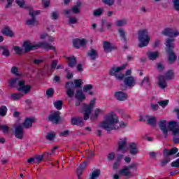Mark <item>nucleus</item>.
Here are the masks:
<instances>
[{"mask_svg": "<svg viewBox=\"0 0 179 179\" xmlns=\"http://www.w3.org/2000/svg\"><path fill=\"white\" fill-rule=\"evenodd\" d=\"M14 135L17 139H23V136H24V131H23V127L22 124H19L15 127Z\"/></svg>", "mask_w": 179, "mask_h": 179, "instance_id": "obj_14", "label": "nucleus"}, {"mask_svg": "<svg viewBox=\"0 0 179 179\" xmlns=\"http://www.w3.org/2000/svg\"><path fill=\"white\" fill-rule=\"evenodd\" d=\"M23 47L24 50H23V48H20V46H14L13 50L14 51H15L17 55H22V54H24V52H30V51H35V50H38V48H41V47L43 48H45V50H55V47L50 45V44L46 42L39 43L33 45L32 43L27 41L24 42Z\"/></svg>", "mask_w": 179, "mask_h": 179, "instance_id": "obj_1", "label": "nucleus"}, {"mask_svg": "<svg viewBox=\"0 0 179 179\" xmlns=\"http://www.w3.org/2000/svg\"><path fill=\"white\" fill-rule=\"evenodd\" d=\"M18 92H22L25 94H27L31 90V85H26V82L23 80L18 82Z\"/></svg>", "mask_w": 179, "mask_h": 179, "instance_id": "obj_11", "label": "nucleus"}, {"mask_svg": "<svg viewBox=\"0 0 179 179\" xmlns=\"http://www.w3.org/2000/svg\"><path fill=\"white\" fill-rule=\"evenodd\" d=\"M1 50H3V52H1V55H3V57L8 58V57L10 56V51H9V50L6 48V46H0V51Z\"/></svg>", "mask_w": 179, "mask_h": 179, "instance_id": "obj_33", "label": "nucleus"}, {"mask_svg": "<svg viewBox=\"0 0 179 179\" xmlns=\"http://www.w3.org/2000/svg\"><path fill=\"white\" fill-rule=\"evenodd\" d=\"M60 16V14L58 11H53L51 13V18L52 20H58L59 17Z\"/></svg>", "mask_w": 179, "mask_h": 179, "instance_id": "obj_42", "label": "nucleus"}, {"mask_svg": "<svg viewBox=\"0 0 179 179\" xmlns=\"http://www.w3.org/2000/svg\"><path fill=\"white\" fill-rule=\"evenodd\" d=\"M69 22L71 24H76V23H78V19L76 17H70Z\"/></svg>", "mask_w": 179, "mask_h": 179, "instance_id": "obj_60", "label": "nucleus"}, {"mask_svg": "<svg viewBox=\"0 0 179 179\" xmlns=\"http://www.w3.org/2000/svg\"><path fill=\"white\" fill-rule=\"evenodd\" d=\"M87 57H90L92 61H96V59L99 57V52L90 48V50L87 52Z\"/></svg>", "mask_w": 179, "mask_h": 179, "instance_id": "obj_23", "label": "nucleus"}, {"mask_svg": "<svg viewBox=\"0 0 179 179\" xmlns=\"http://www.w3.org/2000/svg\"><path fill=\"white\" fill-rule=\"evenodd\" d=\"M156 122H157V119H156V117L151 116L148 119V124L152 125V127H156Z\"/></svg>", "mask_w": 179, "mask_h": 179, "instance_id": "obj_35", "label": "nucleus"}, {"mask_svg": "<svg viewBox=\"0 0 179 179\" xmlns=\"http://www.w3.org/2000/svg\"><path fill=\"white\" fill-rule=\"evenodd\" d=\"M168 132L171 131L173 136V143H179V128L177 127V122L171 121L168 124L167 127Z\"/></svg>", "mask_w": 179, "mask_h": 179, "instance_id": "obj_8", "label": "nucleus"}, {"mask_svg": "<svg viewBox=\"0 0 179 179\" xmlns=\"http://www.w3.org/2000/svg\"><path fill=\"white\" fill-rule=\"evenodd\" d=\"M48 121L57 125L61 122V113L59 111H55L53 114L49 115Z\"/></svg>", "mask_w": 179, "mask_h": 179, "instance_id": "obj_10", "label": "nucleus"}, {"mask_svg": "<svg viewBox=\"0 0 179 179\" xmlns=\"http://www.w3.org/2000/svg\"><path fill=\"white\" fill-rule=\"evenodd\" d=\"M124 83L126 86H128L129 87H132L135 86L136 83L135 82V78L132 76L129 77H124Z\"/></svg>", "mask_w": 179, "mask_h": 179, "instance_id": "obj_19", "label": "nucleus"}, {"mask_svg": "<svg viewBox=\"0 0 179 179\" xmlns=\"http://www.w3.org/2000/svg\"><path fill=\"white\" fill-rule=\"evenodd\" d=\"M71 125H77V127H83L85 122H83V117H73L71 120Z\"/></svg>", "mask_w": 179, "mask_h": 179, "instance_id": "obj_17", "label": "nucleus"}, {"mask_svg": "<svg viewBox=\"0 0 179 179\" xmlns=\"http://www.w3.org/2000/svg\"><path fill=\"white\" fill-rule=\"evenodd\" d=\"M115 97L119 101H125L128 99V94L122 92H117L115 93Z\"/></svg>", "mask_w": 179, "mask_h": 179, "instance_id": "obj_22", "label": "nucleus"}, {"mask_svg": "<svg viewBox=\"0 0 179 179\" xmlns=\"http://www.w3.org/2000/svg\"><path fill=\"white\" fill-rule=\"evenodd\" d=\"M118 150H122V152H128V148L127 147V138H120L117 142Z\"/></svg>", "mask_w": 179, "mask_h": 179, "instance_id": "obj_18", "label": "nucleus"}, {"mask_svg": "<svg viewBox=\"0 0 179 179\" xmlns=\"http://www.w3.org/2000/svg\"><path fill=\"white\" fill-rule=\"evenodd\" d=\"M129 148L130 149V153L133 156H135V155H138V148L136 147V143H130Z\"/></svg>", "mask_w": 179, "mask_h": 179, "instance_id": "obj_29", "label": "nucleus"}, {"mask_svg": "<svg viewBox=\"0 0 179 179\" xmlns=\"http://www.w3.org/2000/svg\"><path fill=\"white\" fill-rule=\"evenodd\" d=\"M127 23L128 20H127V19H122L116 22V26H117V27H122L127 26Z\"/></svg>", "mask_w": 179, "mask_h": 179, "instance_id": "obj_37", "label": "nucleus"}, {"mask_svg": "<svg viewBox=\"0 0 179 179\" xmlns=\"http://www.w3.org/2000/svg\"><path fill=\"white\" fill-rule=\"evenodd\" d=\"M19 72V68L16 66H13L11 68V73L16 75V76H20V74L17 73Z\"/></svg>", "mask_w": 179, "mask_h": 179, "instance_id": "obj_46", "label": "nucleus"}, {"mask_svg": "<svg viewBox=\"0 0 179 179\" xmlns=\"http://www.w3.org/2000/svg\"><path fill=\"white\" fill-rule=\"evenodd\" d=\"M0 129L3 130V134H6V132H9V127L6 125H1L0 124Z\"/></svg>", "mask_w": 179, "mask_h": 179, "instance_id": "obj_55", "label": "nucleus"}, {"mask_svg": "<svg viewBox=\"0 0 179 179\" xmlns=\"http://www.w3.org/2000/svg\"><path fill=\"white\" fill-rule=\"evenodd\" d=\"M119 174L120 176H124V177H129V176H131V171L128 170L127 166H124L123 169H120L119 171Z\"/></svg>", "mask_w": 179, "mask_h": 179, "instance_id": "obj_30", "label": "nucleus"}, {"mask_svg": "<svg viewBox=\"0 0 179 179\" xmlns=\"http://www.w3.org/2000/svg\"><path fill=\"white\" fill-rule=\"evenodd\" d=\"M50 0H42V3L45 8H47L50 6Z\"/></svg>", "mask_w": 179, "mask_h": 179, "instance_id": "obj_58", "label": "nucleus"}, {"mask_svg": "<svg viewBox=\"0 0 179 179\" xmlns=\"http://www.w3.org/2000/svg\"><path fill=\"white\" fill-rule=\"evenodd\" d=\"M159 127L162 131L165 138H167L169 135V129H167V121L161 120L159 122Z\"/></svg>", "mask_w": 179, "mask_h": 179, "instance_id": "obj_15", "label": "nucleus"}, {"mask_svg": "<svg viewBox=\"0 0 179 179\" xmlns=\"http://www.w3.org/2000/svg\"><path fill=\"white\" fill-rule=\"evenodd\" d=\"M34 117H27L24 122L21 124L22 127L29 129V128H31L33 127V123L34 122Z\"/></svg>", "mask_w": 179, "mask_h": 179, "instance_id": "obj_20", "label": "nucleus"}, {"mask_svg": "<svg viewBox=\"0 0 179 179\" xmlns=\"http://www.w3.org/2000/svg\"><path fill=\"white\" fill-rule=\"evenodd\" d=\"M174 41H176L174 38H167L165 42V51L168 55L169 64H174L177 61V55L174 52V48H176Z\"/></svg>", "mask_w": 179, "mask_h": 179, "instance_id": "obj_2", "label": "nucleus"}, {"mask_svg": "<svg viewBox=\"0 0 179 179\" xmlns=\"http://www.w3.org/2000/svg\"><path fill=\"white\" fill-rule=\"evenodd\" d=\"M19 82H20V80H19V78H11L9 80V84L10 87H16V86H19Z\"/></svg>", "mask_w": 179, "mask_h": 179, "instance_id": "obj_34", "label": "nucleus"}, {"mask_svg": "<svg viewBox=\"0 0 179 179\" xmlns=\"http://www.w3.org/2000/svg\"><path fill=\"white\" fill-rule=\"evenodd\" d=\"M103 12H104V8L101 7V8H97L94 11V16H96V17L101 16Z\"/></svg>", "mask_w": 179, "mask_h": 179, "instance_id": "obj_39", "label": "nucleus"}, {"mask_svg": "<svg viewBox=\"0 0 179 179\" xmlns=\"http://www.w3.org/2000/svg\"><path fill=\"white\" fill-rule=\"evenodd\" d=\"M68 59V65L70 68H75L76 66V64H78V59L75 56H72L67 58Z\"/></svg>", "mask_w": 179, "mask_h": 179, "instance_id": "obj_25", "label": "nucleus"}, {"mask_svg": "<svg viewBox=\"0 0 179 179\" xmlns=\"http://www.w3.org/2000/svg\"><path fill=\"white\" fill-rule=\"evenodd\" d=\"M101 113H103V110H101V109H99V108L95 109L94 115H92L90 116V120L92 121H94L97 120V118H99V115H100Z\"/></svg>", "mask_w": 179, "mask_h": 179, "instance_id": "obj_32", "label": "nucleus"}, {"mask_svg": "<svg viewBox=\"0 0 179 179\" xmlns=\"http://www.w3.org/2000/svg\"><path fill=\"white\" fill-rule=\"evenodd\" d=\"M100 173H101L100 169L94 170V171L92 172V175H91L90 179H96V178L100 177Z\"/></svg>", "mask_w": 179, "mask_h": 179, "instance_id": "obj_38", "label": "nucleus"}, {"mask_svg": "<svg viewBox=\"0 0 179 179\" xmlns=\"http://www.w3.org/2000/svg\"><path fill=\"white\" fill-rule=\"evenodd\" d=\"M46 94L48 97H53L54 96V89L53 88H49L46 91Z\"/></svg>", "mask_w": 179, "mask_h": 179, "instance_id": "obj_48", "label": "nucleus"}, {"mask_svg": "<svg viewBox=\"0 0 179 179\" xmlns=\"http://www.w3.org/2000/svg\"><path fill=\"white\" fill-rule=\"evenodd\" d=\"M80 6H82V2L78 1L76 6L72 7L71 10L73 13L78 15V13H80Z\"/></svg>", "mask_w": 179, "mask_h": 179, "instance_id": "obj_31", "label": "nucleus"}, {"mask_svg": "<svg viewBox=\"0 0 179 179\" xmlns=\"http://www.w3.org/2000/svg\"><path fill=\"white\" fill-rule=\"evenodd\" d=\"M159 52L155 51V52H147V56L148 57V59L150 61H156L157 58H159Z\"/></svg>", "mask_w": 179, "mask_h": 179, "instance_id": "obj_26", "label": "nucleus"}, {"mask_svg": "<svg viewBox=\"0 0 179 179\" xmlns=\"http://www.w3.org/2000/svg\"><path fill=\"white\" fill-rule=\"evenodd\" d=\"M173 8L177 12H179V0H173Z\"/></svg>", "mask_w": 179, "mask_h": 179, "instance_id": "obj_49", "label": "nucleus"}, {"mask_svg": "<svg viewBox=\"0 0 179 179\" xmlns=\"http://www.w3.org/2000/svg\"><path fill=\"white\" fill-rule=\"evenodd\" d=\"M92 89H93V85L90 84L86 85L83 87V90L84 92H85V93H87V92H89V90H92Z\"/></svg>", "mask_w": 179, "mask_h": 179, "instance_id": "obj_54", "label": "nucleus"}, {"mask_svg": "<svg viewBox=\"0 0 179 179\" xmlns=\"http://www.w3.org/2000/svg\"><path fill=\"white\" fill-rule=\"evenodd\" d=\"M29 15L32 17V19L27 20L26 24L27 26H37V24H38V21L36 20V16H34V13H33V11H30Z\"/></svg>", "mask_w": 179, "mask_h": 179, "instance_id": "obj_21", "label": "nucleus"}, {"mask_svg": "<svg viewBox=\"0 0 179 179\" xmlns=\"http://www.w3.org/2000/svg\"><path fill=\"white\" fill-rule=\"evenodd\" d=\"M51 155H52V152H44L43 155H42V156H43V158L46 159V160H50Z\"/></svg>", "mask_w": 179, "mask_h": 179, "instance_id": "obj_59", "label": "nucleus"}, {"mask_svg": "<svg viewBox=\"0 0 179 179\" xmlns=\"http://www.w3.org/2000/svg\"><path fill=\"white\" fill-rule=\"evenodd\" d=\"M22 96H23V94L22 93L11 94V99H13V100H20V99H22Z\"/></svg>", "mask_w": 179, "mask_h": 179, "instance_id": "obj_43", "label": "nucleus"}, {"mask_svg": "<svg viewBox=\"0 0 179 179\" xmlns=\"http://www.w3.org/2000/svg\"><path fill=\"white\" fill-rule=\"evenodd\" d=\"M157 69L159 70V72H163V71H164V66L161 63H158Z\"/></svg>", "mask_w": 179, "mask_h": 179, "instance_id": "obj_62", "label": "nucleus"}, {"mask_svg": "<svg viewBox=\"0 0 179 179\" xmlns=\"http://www.w3.org/2000/svg\"><path fill=\"white\" fill-rule=\"evenodd\" d=\"M115 124H118V116L115 114H111L106 117V120L101 124V127L109 132L115 129Z\"/></svg>", "mask_w": 179, "mask_h": 179, "instance_id": "obj_3", "label": "nucleus"}, {"mask_svg": "<svg viewBox=\"0 0 179 179\" xmlns=\"http://www.w3.org/2000/svg\"><path fill=\"white\" fill-rule=\"evenodd\" d=\"M159 106H161L162 108H165L166 106H169V100H162L158 101Z\"/></svg>", "mask_w": 179, "mask_h": 179, "instance_id": "obj_45", "label": "nucleus"}, {"mask_svg": "<svg viewBox=\"0 0 179 179\" xmlns=\"http://www.w3.org/2000/svg\"><path fill=\"white\" fill-rule=\"evenodd\" d=\"M57 65H58V60H53L51 64L52 69H55V68H57Z\"/></svg>", "mask_w": 179, "mask_h": 179, "instance_id": "obj_63", "label": "nucleus"}, {"mask_svg": "<svg viewBox=\"0 0 179 179\" xmlns=\"http://www.w3.org/2000/svg\"><path fill=\"white\" fill-rule=\"evenodd\" d=\"M60 136H69V131L68 130L62 131L60 133Z\"/></svg>", "mask_w": 179, "mask_h": 179, "instance_id": "obj_64", "label": "nucleus"}, {"mask_svg": "<svg viewBox=\"0 0 179 179\" xmlns=\"http://www.w3.org/2000/svg\"><path fill=\"white\" fill-rule=\"evenodd\" d=\"M113 50H117V46L112 45L111 43L105 41H103V51L108 54V52H111Z\"/></svg>", "mask_w": 179, "mask_h": 179, "instance_id": "obj_16", "label": "nucleus"}, {"mask_svg": "<svg viewBox=\"0 0 179 179\" xmlns=\"http://www.w3.org/2000/svg\"><path fill=\"white\" fill-rule=\"evenodd\" d=\"M8 113V108L6 106H1L0 107V117H5Z\"/></svg>", "mask_w": 179, "mask_h": 179, "instance_id": "obj_40", "label": "nucleus"}, {"mask_svg": "<svg viewBox=\"0 0 179 179\" xmlns=\"http://www.w3.org/2000/svg\"><path fill=\"white\" fill-rule=\"evenodd\" d=\"M143 83H148V86H150V78L145 77L140 85H143Z\"/></svg>", "mask_w": 179, "mask_h": 179, "instance_id": "obj_53", "label": "nucleus"}, {"mask_svg": "<svg viewBox=\"0 0 179 179\" xmlns=\"http://www.w3.org/2000/svg\"><path fill=\"white\" fill-rule=\"evenodd\" d=\"M138 41H140L138 45L139 48H143V47H148V45H149L150 36H149V33L147 29H143L138 31Z\"/></svg>", "mask_w": 179, "mask_h": 179, "instance_id": "obj_6", "label": "nucleus"}, {"mask_svg": "<svg viewBox=\"0 0 179 179\" xmlns=\"http://www.w3.org/2000/svg\"><path fill=\"white\" fill-rule=\"evenodd\" d=\"M83 85V81L82 79H76L73 82H66L65 85V89L66 90V94L69 97L72 98L75 94L76 89H80Z\"/></svg>", "mask_w": 179, "mask_h": 179, "instance_id": "obj_4", "label": "nucleus"}, {"mask_svg": "<svg viewBox=\"0 0 179 179\" xmlns=\"http://www.w3.org/2000/svg\"><path fill=\"white\" fill-rule=\"evenodd\" d=\"M96 100H97V99L94 98L93 100H91L90 103L88 105L85 103H83V110L84 113L85 121H87V120L90 118V114H92V110H93V108L96 104Z\"/></svg>", "mask_w": 179, "mask_h": 179, "instance_id": "obj_9", "label": "nucleus"}, {"mask_svg": "<svg viewBox=\"0 0 179 179\" xmlns=\"http://www.w3.org/2000/svg\"><path fill=\"white\" fill-rule=\"evenodd\" d=\"M55 136L56 134L54 132H48V135L46 136V139H48V141H54Z\"/></svg>", "mask_w": 179, "mask_h": 179, "instance_id": "obj_44", "label": "nucleus"}, {"mask_svg": "<svg viewBox=\"0 0 179 179\" xmlns=\"http://www.w3.org/2000/svg\"><path fill=\"white\" fill-rule=\"evenodd\" d=\"M118 33L121 38L124 40V43H127V35L125 33V30H124L123 28H119Z\"/></svg>", "mask_w": 179, "mask_h": 179, "instance_id": "obj_36", "label": "nucleus"}, {"mask_svg": "<svg viewBox=\"0 0 179 179\" xmlns=\"http://www.w3.org/2000/svg\"><path fill=\"white\" fill-rule=\"evenodd\" d=\"M162 34L173 38L179 36V31L174 30L172 28H166L164 31H162Z\"/></svg>", "mask_w": 179, "mask_h": 179, "instance_id": "obj_12", "label": "nucleus"}, {"mask_svg": "<svg viewBox=\"0 0 179 179\" xmlns=\"http://www.w3.org/2000/svg\"><path fill=\"white\" fill-rule=\"evenodd\" d=\"M164 156L166 157H170L169 156H172L170 150L167 148L164 149Z\"/></svg>", "mask_w": 179, "mask_h": 179, "instance_id": "obj_56", "label": "nucleus"}, {"mask_svg": "<svg viewBox=\"0 0 179 179\" xmlns=\"http://www.w3.org/2000/svg\"><path fill=\"white\" fill-rule=\"evenodd\" d=\"M76 99L79 100V101H83L86 100V96L83 94V91L82 90H78L76 93Z\"/></svg>", "mask_w": 179, "mask_h": 179, "instance_id": "obj_27", "label": "nucleus"}, {"mask_svg": "<svg viewBox=\"0 0 179 179\" xmlns=\"http://www.w3.org/2000/svg\"><path fill=\"white\" fill-rule=\"evenodd\" d=\"M43 155H37L36 157H35V160H36L35 163L39 164L41 162H43Z\"/></svg>", "mask_w": 179, "mask_h": 179, "instance_id": "obj_52", "label": "nucleus"}, {"mask_svg": "<svg viewBox=\"0 0 179 179\" xmlns=\"http://www.w3.org/2000/svg\"><path fill=\"white\" fill-rule=\"evenodd\" d=\"M173 78H174V72H173V70H169L165 73V76L160 75L158 82L160 89H166V87H167V81L166 80H170L173 79Z\"/></svg>", "mask_w": 179, "mask_h": 179, "instance_id": "obj_7", "label": "nucleus"}, {"mask_svg": "<svg viewBox=\"0 0 179 179\" xmlns=\"http://www.w3.org/2000/svg\"><path fill=\"white\" fill-rule=\"evenodd\" d=\"M86 44H87V41L85 38H76L73 41V45L74 48H76L77 50H79L80 47H86Z\"/></svg>", "mask_w": 179, "mask_h": 179, "instance_id": "obj_13", "label": "nucleus"}, {"mask_svg": "<svg viewBox=\"0 0 179 179\" xmlns=\"http://www.w3.org/2000/svg\"><path fill=\"white\" fill-rule=\"evenodd\" d=\"M171 167H176L177 169H179V158L171 163Z\"/></svg>", "mask_w": 179, "mask_h": 179, "instance_id": "obj_57", "label": "nucleus"}, {"mask_svg": "<svg viewBox=\"0 0 179 179\" xmlns=\"http://www.w3.org/2000/svg\"><path fill=\"white\" fill-rule=\"evenodd\" d=\"M113 159H115V154L114 152H110L108 155V160H109V162H111Z\"/></svg>", "mask_w": 179, "mask_h": 179, "instance_id": "obj_61", "label": "nucleus"}, {"mask_svg": "<svg viewBox=\"0 0 179 179\" xmlns=\"http://www.w3.org/2000/svg\"><path fill=\"white\" fill-rule=\"evenodd\" d=\"M86 164H87V162H84V163L80 164L77 169V176L79 179H80V176L83 174V170L86 169Z\"/></svg>", "mask_w": 179, "mask_h": 179, "instance_id": "obj_28", "label": "nucleus"}, {"mask_svg": "<svg viewBox=\"0 0 179 179\" xmlns=\"http://www.w3.org/2000/svg\"><path fill=\"white\" fill-rule=\"evenodd\" d=\"M170 157H166L165 159L162 162V166L164 167V166H166L168 163H170Z\"/></svg>", "mask_w": 179, "mask_h": 179, "instance_id": "obj_51", "label": "nucleus"}, {"mask_svg": "<svg viewBox=\"0 0 179 179\" xmlns=\"http://www.w3.org/2000/svg\"><path fill=\"white\" fill-rule=\"evenodd\" d=\"M103 3L108 5V6H113L114 5V0H102Z\"/></svg>", "mask_w": 179, "mask_h": 179, "instance_id": "obj_50", "label": "nucleus"}, {"mask_svg": "<svg viewBox=\"0 0 179 179\" xmlns=\"http://www.w3.org/2000/svg\"><path fill=\"white\" fill-rule=\"evenodd\" d=\"M62 104H64V102L59 100L54 103V106L57 108V110H62Z\"/></svg>", "mask_w": 179, "mask_h": 179, "instance_id": "obj_41", "label": "nucleus"}, {"mask_svg": "<svg viewBox=\"0 0 179 179\" xmlns=\"http://www.w3.org/2000/svg\"><path fill=\"white\" fill-rule=\"evenodd\" d=\"M15 2L20 8H25L24 5H26V3L24 0H15Z\"/></svg>", "mask_w": 179, "mask_h": 179, "instance_id": "obj_47", "label": "nucleus"}, {"mask_svg": "<svg viewBox=\"0 0 179 179\" xmlns=\"http://www.w3.org/2000/svg\"><path fill=\"white\" fill-rule=\"evenodd\" d=\"M127 64H124L120 66H113L109 70V75L110 76H114L115 79L117 80H123L124 78H125V75H124L121 71H124L125 68L127 66Z\"/></svg>", "mask_w": 179, "mask_h": 179, "instance_id": "obj_5", "label": "nucleus"}, {"mask_svg": "<svg viewBox=\"0 0 179 179\" xmlns=\"http://www.w3.org/2000/svg\"><path fill=\"white\" fill-rule=\"evenodd\" d=\"M2 34L3 36H6L7 37H13L15 36V33H13V31L10 30L9 27L6 26L1 30Z\"/></svg>", "mask_w": 179, "mask_h": 179, "instance_id": "obj_24", "label": "nucleus"}]
</instances>
